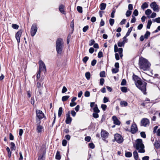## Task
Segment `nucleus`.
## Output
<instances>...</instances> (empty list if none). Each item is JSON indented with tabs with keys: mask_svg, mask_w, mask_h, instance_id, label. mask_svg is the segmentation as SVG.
<instances>
[{
	"mask_svg": "<svg viewBox=\"0 0 160 160\" xmlns=\"http://www.w3.org/2000/svg\"><path fill=\"white\" fill-rule=\"evenodd\" d=\"M139 65L140 69L144 71H149L151 65V63L148 60L141 57L139 60Z\"/></svg>",
	"mask_w": 160,
	"mask_h": 160,
	"instance_id": "nucleus-1",
	"label": "nucleus"
},
{
	"mask_svg": "<svg viewBox=\"0 0 160 160\" xmlns=\"http://www.w3.org/2000/svg\"><path fill=\"white\" fill-rule=\"evenodd\" d=\"M133 147L138 150V152L142 153L145 152V150L144 149V146L141 139H137L136 141V143L133 144Z\"/></svg>",
	"mask_w": 160,
	"mask_h": 160,
	"instance_id": "nucleus-2",
	"label": "nucleus"
},
{
	"mask_svg": "<svg viewBox=\"0 0 160 160\" xmlns=\"http://www.w3.org/2000/svg\"><path fill=\"white\" fill-rule=\"evenodd\" d=\"M136 87L140 90L144 94H146V87L147 83L143 81L141 79L140 81H138L137 82L135 83Z\"/></svg>",
	"mask_w": 160,
	"mask_h": 160,
	"instance_id": "nucleus-3",
	"label": "nucleus"
},
{
	"mask_svg": "<svg viewBox=\"0 0 160 160\" xmlns=\"http://www.w3.org/2000/svg\"><path fill=\"white\" fill-rule=\"evenodd\" d=\"M63 42L62 39L59 38L57 40L56 44V50L58 54H61L63 48Z\"/></svg>",
	"mask_w": 160,
	"mask_h": 160,
	"instance_id": "nucleus-4",
	"label": "nucleus"
},
{
	"mask_svg": "<svg viewBox=\"0 0 160 160\" xmlns=\"http://www.w3.org/2000/svg\"><path fill=\"white\" fill-rule=\"evenodd\" d=\"M39 71L43 72L45 73L46 72V68L44 62L41 60H40L38 62Z\"/></svg>",
	"mask_w": 160,
	"mask_h": 160,
	"instance_id": "nucleus-5",
	"label": "nucleus"
},
{
	"mask_svg": "<svg viewBox=\"0 0 160 160\" xmlns=\"http://www.w3.org/2000/svg\"><path fill=\"white\" fill-rule=\"evenodd\" d=\"M38 30V28L36 24L33 23L31 28L30 33L31 36H34L36 34Z\"/></svg>",
	"mask_w": 160,
	"mask_h": 160,
	"instance_id": "nucleus-6",
	"label": "nucleus"
},
{
	"mask_svg": "<svg viewBox=\"0 0 160 160\" xmlns=\"http://www.w3.org/2000/svg\"><path fill=\"white\" fill-rule=\"evenodd\" d=\"M41 123V121L40 120L37 119V128L36 130L38 133L42 132L43 130V127L40 125Z\"/></svg>",
	"mask_w": 160,
	"mask_h": 160,
	"instance_id": "nucleus-7",
	"label": "nucleus"
},
{
	"mask_svg": "<svg viewBox=\"0 0 160 160\" xmlns=\"http://www.w3.org/2000/svg\"><path fill=\"white\" fill-rule=\"evenodd\" d=\"M150 124L149 120L147 118H144L141 120L140 122V126L146 127L149 125Z\"/></svg>",
	"mask_w": 160,
	"mask_h": 160,
	"instance_id": "nucleus-8",
	"label": "nucleus"
},
{
	"mask_svg": "<svg viewBox=\"0 0 160 160\" xmlns=\"http://www.w3.org/2000/svg\"><path fill=\"white\" fill-rule=\"evenodd\" d=\"M37 117L38 118V119H36V120H39L43 118L44 117V114L42 111L40 110H36Z\"/></svg>",
	"mask_w": 160,
	"mask_h": 160,
	"instance_id": "nucleus-9",
	"label": "nucleus"
},
{
	"mask_svg": "<svg viewBox=\"0 0 160 160\" xmlns=\"http://www.w3.org/2000/svg\"><path fill=\"white\" fill-rule=\"evenodd\" d=\"M131 132L132 134H135L138 132V128L136 124L133 122L131 127Z\"/></svg>",
	"mask_w": 160,
	"mask_h": 160,
	"instance_id": "nucleus-10",
	"label": "nucleus"
},
{
	"mask_svg": "<svg viewBox=\"0 0 160 160\" xmlns=\"http://www.w3.org/2000/svg\"><path fill=\"white\" fill-rule=\"evenodd\" d=\"M114 138L117 142L119 143H122L123 141L122 137L118 134H115Z\"/></svg>",
	"mask_w": 160,
	"mask_h": 160,
	"instance_id": "nucleus-11",
	"label": "nucleus"
},
{
	"mask_svg": "<svg viewBox=\"0 0 160 160\" xmlns=\"http://www.w3.org/2000/svg\"><path fill=\"white\" fill-rule=\"evenodd\" d=\"M150 7L154 11L156 12L159 11L158 6L157 5L156 2H154L151 3Z\"/></svg>",
	"mask_w": 160,
	"mask_h": 160,
	"instance_id": "nucleus-12",
	"label": "nucleus"
},
{
	"mask_svg": "<svg viewBox=\"0 0 160 160\" xmlns=\"http://www.w3.org/2000/svg\"><path fill=\"white\" fill-rule=\"evenodd\" d=\"M22 30H20L18 31L16 34L15 38L17 41L18 44H19L20 42V38L22 35Z\"/></svg>",
	"mask_w": 160,
	"mask_h": 160,
	"instance_id": "nucleus-13",
	"label": "nucleus"
},
{
	"mask_svg": "<svg viewBox=\"0 0 160 160\" xmlns=\"http://www.w3.org/2000/svg\"><path fill=\"white\" fill-rule=\"evenodd\" d=\"M70 111H69L66 114V118L65 120V122L67 124L70 123L72 122V119L70 117Z\"/></svg>",
	"mask_w": 160,
	"mask_h": 160,
	"instance_id": "nucleus-14",
	"label": "nucleus"
},
{
	"mask_svg": "<svg viewBox=\"0 0 160 160\" xmlns=\"http://www.w3.org/2000/svg\"><path fill=\"white\" fill-rule=\"evenodd\" d=\"M109 133L105 130H102L101 132V137L104 139L108 137Z\"/></svg>",
	"mask_w": 160,
	"mask_h": 160,
	"instance_id": "nucleus-15",
	"label": "nucleus"
},
{
	"mask_svg": "<svg viewBox=\"0 0 160 160\" xmlns=\"http://www.w3.org/2000/svg\"><path fill=\"white\" fill-rule=\"evenodd\" d=\"M112 119L113 121L114 124L116 125H119L121 124V122L118 119L116 116H113L112 117Z\"/></svg>",
	"mask_w": 160,
	"mask_h": 160,
	"instance_id": "nucleus-16",
	"label": "nucleus"
},
{
	"mask_svg": "<svg viewBox=\"0 0 160 160\" xmlns=\"http://www.w3.org/2000/svg\"><path fill=\"white\" fill-rule=\"evenodd\" d=\"M65 6L62 4H61L59 7V10L62 13L65 14L66 13L64 10Z\"/></svg>",
	"mask_w": 160,
	"mask_h": 160,
	"instance_id": "nucleus-17",
	"label": "nucleus"
},
{
	"mask_svg": "<svg viewBox=\"0 0 160 160\" xmlns=\"http://www.w3.org/2000/svg\"><path fill=\"white\" fill-rule=\"evenodd\" d=\"M133 79L135 82V83L138 82V81H140L141 79L139 78V77L137 75H135L133 74Z\"/></svg>",
	"mask_w": 160,
	"mask_h": 160,
	"instance_id": "nucleus-18",
	"label": "nucleus"
},
{
	"mask_svg": "<svg viewBox=\"0 0 160 160\" xmlns=\"http://www.w3.org/2000/svg\"><path fill=\"white\" fill-rule=\"evenodd\" d=\"M106 4L105 3H102L100 4V9L101 10H104L106 7Z\"/></svg>",
	"mask_w": 160,
	"mask_h": 160,
	"instance_id": "nucleus-19",
	"label": "nucleus"
},
{
	"mask_svg": "<svg viewBox=\"0 0 160 160\" xmlns=\"http://www.w3.org/2000/svg\"><path fill=\"white\" fill-rule=\"evenodd\" d=\"M120 104L122 106H127L128 103L127 102L125 101H122L120 102Z\"/></svg>",
	"mask_w": 160,
	"mask_h": 160,
	"instance_id": "nucleus-20",
	"label": "nucleus"
},
{
	"mask_svg": "<svg viewBox=\"0 0 160 160\" xmlns=\"http://www.w3.org/2000/svg\"><path fill=\"white\" fill-rule=\"evenodd\" d=\"M93 110L95 112L99 113L100 112V110L98 109V106L97 104L95 105Z\"/></svg>",
	"mask_w": 160,
	"mask_h": 160,
	"instance_id": "nucleus-21",
	"label": "nucleus"
},
{
	"mask_svg": "<svg viewBox=\"0 0 160 160\" xmlns=\"http://www.w3.org/2000/svg\"><path fill=\"white\" fill-rule=\"evenodd\" d=\"M154 145L156 148H158L160 147V143L156 140L155 142Z\"/></svg>",
	"mask_w": 160,
	"mask_h": 160,
	"instance_id": "nucleus-22",
	"label": "nucleus"
},
{
	"mask_svg": "<svg viewBox=\"0 0 160 160\" xmlns=\"http://www.w3.org/2000/svg\"><path fill=\"white\" fill-rule=\"evenodd\" d=\"M63 110H62V107H61L59 108L58 111V117H60L61 116V115L62 113Z\"/></svg>",
	"mask_w": 160,
	"mask_h": 160,
	"instance_id": "nucleus-23",
	"label": "nucleus"
},
{
	"mask_svg": "<svg viewBox=\"0 0 160 160\" xmlns=\"http://www.w3.org/2000/svg\"><path fill=\"white\" fill-rule=\"evenodd\" d=\"M148 7V5L146 2H144L141 6L142 8L144 10L145 9L147 8Z\"/></svg>",
	"mask_w": 160,
	"mask_h": 160,
	"instance_id": "nucleus-24",
	"label": "nucleus"
},
{
	"mask_svg": "<svg viewBox=\"0 0 160 160\" xmlns=\"http://www.w3.org/2000/svg\"><path fill=\"white\" fill-rule=\"evenodd\" d=\"M133 155L134 158L136 159L138 158V155L136 151H134L133 152Z\"/></svg>",
	"mask_w": 160,
	"mask_h": 160,
	"instance_id": "nucleus-25",
	"label": "nucleus"
},
{
	"mask_svg": "<svg viewBox=\"0 0 160 160\" xmlns=\"http://www.w3.org/2000/svg\"><path fill=\"white\" fill-rule=\"evenodd\" d=\"M10 148L12 150H15L16 149V147L15 146V144L13 142H11L10 143Z\"/></svg>",
	"mask_w": 160,
	"mask_h": 160,
	"instance_id": "nucleus-26",
	"label": "nucleus"
},
{
	"mask_svg": "<svg viewBox=\"0 0 160 160\" xmlns=\"http://www.w3.org/2000/svg\"><path fill=\"white\" fill-rule=\"evenodd\" d=\"M150 34V32L149 31H147L144 35L145 38L148 39Z\"/></svg>",
	"mask_w": 160,
	"mask_h": 160,
	"instance_id": "nucleus-27",
	"label": "nucleus"
},
{
	"mask_svg": "<svg viewBox=\"0 0 160 160\" xmlns=\"http://www.w3.org/2000/svg\"><path fill=\"white\" fill-rule=\"evenodd\" d=\"M121 91L123 92H127V88L126 87H122L121 88Z\"/></svg>",
	"mask_w": 160,
	"mask_h": 160,
	"instance_id": "nucleus-28",
	"label": "nucleus"
},
{
	"mask_svg": "<svg viewBox=\"0 0 160 160\" xmlns=\"http://www.w3.org/2000/svg\"><path fill=\"white\" fill-rule=\"evenodd\" d=\"M152 24V22L151 20H149L147 24V28L149 29L150 26Z\"/></svg>",
	"mask_w": 160,
	"mask_h": 160,
	"instance_id": "nucleus-29",
	"label": "nucleus"
},
{
	"mask_svg": "<svg viewBox=\"0 0 160 160\" xmlns=\"http://www.w3.org/2000/svg\"><path fill=\"white\" fill-rule=\"evenodd\" d=\"M152 20L153 22H157L158 23H160V17H158L154 19H153Z\"/></svg>",
	"mask_w": 160,
	"mask_h": 160,
	"instance_id": "nucleus-30",
	"label": "nucleus"
},
{
	"mask_svg": "<svg viewBox=\"0 0 160 160\" xmlns=\"http://www.w3.org/2000/svg\"><path fill=\"white\" fill-rule=\"evenodd\" d=\"M61 158V156L59 152L58 151L56 155V158L57 160H60Z\"/></svg>",
	"mask_w": 160,
	"mask_h": 160,
	"instance_id": "nucleus-31",
	"label": "nucleus"
},
{
	"mask_svg": "<svg viewBox=\"0 0 160 160\" xmlns=\"http://www.w3.org/2000/svg\"><path fill=\"white\" fill-rule=\"evenodd\" d=\"M85 77L87 80H88L90 78V73L89 72H87L85 74Z\"/></svg>",
	"mask_w": 160,
	"mask_h": 160,
	"instance_id": "nucleus-32",
	"label": "nucleus"
},
{
	"mask_svg": "<svg viewBox=\"0 0 160 160\" xmlns=\"http://www.w3.org/2000/svg\"><path fill=\"white\" fill-rule=\"evenodd\" d=\"M69 96H65L62 97V100L63 102L67 101L69 98Z\"/></svg>",
	"mask_w": 160,
	"mask_h": 160,
	"instance_id": "nucleus-33",
	"label": "nucleus"
},
{
	"mask_svg": "<svg viewBox=\"0 0 160 160\" xmlns=\"http://www.w3.org/2000/svg\"><path fill=\"white\" fill-rule=\"evenodd\" d=\"M77 10L80 13H82V8L81 6H78L77 7Z\"/></svg>",
	"mask_w": 160,
	"mask_h": 160,
	"instance_id": "nucleus-34",
	"label": "nucleus"
},
{
	"mask_svg": "<svg viewBox=\"0 0 160 160\" xmlns=\"http://www.w3.org/2000/svg\"><path fill=\"white\" fill-rule=\"evenodd\" d=\"M116 12V9L113 8L112 10V12L111 13V17L112 18L114 17V14Z\"/></svg>",
	"mask_w": 160,
	"mask_h": 160,
	"instance_id": "nucleus-35",
	"label": "nucleus"
},
{
	"mask_svg": "<svg viewBox=\"0 0 160 160\" xmlns=\"http://www.w3.org/2000/svg\"><path fill=\"white\" fill-rule=\"evenodd\" d=\"M133 28V27H131L128 30V32H127L126 34V36H129V35L130 34V33H131V32L132 31V29Z\"/></svg>",
	"mask_w": 160,
	"mask_h": 160,
	"instance_id": "nucleus-36",
	"label": "nucleus"
},
{
	"mask_svg": "<svg viewBox=\"0 0 160 160\" xmlns=\"http://www.w3.org/2000/svg\"><path fill=\"white\" fill-rule=\"evenodd\" d=\"M152 11L150 9H147L145 12V14L147 15H149L151 13Z\"/></svg>",
	"mask_w": 160,
	"mask_h": 160,
	"instance_id": "nucleus-37",
	"label": "nucleus"
},
{
	"mask_svg": "<svg viewBox=\"0 0 160 160\" xmlns=\"http://www.w3.org/2000/svg\"><path fill=\"white\" fill-rule=\"evenodd\" d=\"M100 76L101 77H105V72L104 71L101 72L100 73Z\"/></svg>",
	"mask_w": 160,
	"mask_h": 160,
	"instance_id": "nucleus-38",
	"label": "nucleus"
},
{
	"mask_svg": "<svg viewBox=\"0 0 160 160\" xmlns=\"http://www.w3.org/2000/svg\"><path fill=\"white\" fill-rule=\"evenodd\" d=\"M125 155L127 157L130 158L132 156V154L130 152H127L125 153Z\"/></svg>",
	"mask_w": 160,
	"mask_h": 160,
	"instance_id": "nucleus-39",
	"label": "nucleus"
},
{
	"mask_svg": "<svg viewBox=\"0 0 160 160\" xmlns=\"http://www.w3.org/2000/svg\"><path fill=\"white\" fill-rule=\"evenodd\" d=\"M12 27L16 29H17L18 28L19 26L16 24H12Z\"/></svg>",
	"mask_w": 160,
	"mask_h": 160,
	"instance_id": "nucleus-40",
	"label": "nucleus"
},
{
	"mask_svg": "<svg viewBox=\"0 0 160 160\" xmlns=\"http://www.w3.org/2000/svg\"><path fill=\"white\" fill-rule=\"evenodd\" d=\"M88 59H89L88 57L87 56H85L83 58V59H82V61L83 62L86 63L87 62L88 60Z\"/></svg>",
	"mask_w": 160,
	"mask_h": 160,
	"instance_id": "nucleus-41",
	"label": "nucleus"
},
{
	"mask_svg": "<svg viewBox=\"0 0 160 160\" xmlns=\"http://www.w3.org/2000/svg\"><path fill=\"white\" fill-rule=\"evenodd\" d=\"M126 81L125 79H123L121 83V85L122 86H124L126 85Z\"/></svg>",
	"mask_w": 160,
	"mask_h": 160,
	"instance_id": "nucleus-42",
	"label": "nucleus"
},
{
	"mask_svg": "<svg viewBox=\"0 0 160 160\" xmlns=\"http://www.w3.org/2000/svg\"><path fill=\"white\" fill-rule=\"evenodd\" d=\"M132 13V12L131 11L128 10L126 13V17H128L130 16Z\"/></svg>",
	"mask_w": 160,
	"mask_h": 160,
	"instance_id": "nucleus-43",
	"label": "nucleus"
},
{
	"mask_svg": "<svg viewBox=\"0 0 160 160\" xmlns=\"http://www.w3.org/2000/svg\"><path fill=\"white\" fill-rule=\"evenodd\" d=\"M114 22V20L113 19L110 18L109 19V23L111 26H112Z\"/></svg>",
	"mask_w": 160,
	"mask_h": 160,
	"instance_id": "nucleus-44",
	"label": "nucleus"
},
{
	"mask_svg": "<svg viewBox=\"0 0 160 160\" xmlns=\"http://www.w3.org/2000/svg\"><path fill=\"white\" fill-rule=\"evenodd\" d=\"M140 135L143 138H146V135L145 132H142L140 133Z\"/></svg>",
	"mask_w": 160,
	"mask_h": 160,
	"instance_id": "nucleus-45",
	"label": "nucleus"
},
{
	"mask_svg": "<svg viewBox=\"0 0 160 160\" xmlns=\"http://www.w3.org/2000/svg\"><path fill=\"white\" fill-rule=\"evenodd\" d=\"M118 69L117 68H112V73H116L118 72Z\"/></svg>",
	"mask_w": 160,
	"mask_h": 160,
	"instance_id": "nucleus-46",
	"label": "nucleus"
},
{
	"mask_svg": "<svg viewBox=\"0 0 160 160\" xmlns=\"http://www.w3.org/2000/svg\"><path fill=\"white\" fill-rule=\"evenodd\" d=\"M74 20H73L70 23V27L72 29V30H73L74 29Z\"/></svg>",
	"mask_w": 160,
	"mask_h": 160,
	"instance_id": "nucleus-47",
	"label": "nucleus"
},
{
	"mask_svg": "<svg viewBox=\"0 0 160 160\" xmlns=\"http://www.w3.org/2000/svg\"><path fill=\"white\" fill-rule=\"evenodd\" d=\"M89 27L88 25L84 27L83 28L82 30L83 32H85L88 29Z\"/></svg>",
	"mask_w": 160,
	"mask_h": 160,
	"instance_id": "nucleus-48",
	"label": "nucleus"
},
{
	"mask_svg": "<svg viewBox=\"0 0 160 160\" xmlns=\"http://www.w3.org/2000/svg\"><path fill=\"white\" fill-rule=\"evenodd\" d=\"M101 108L103 111H105L107 107V106L105 104H102L101 106Z\"/></svg>",
	"mask_w": 160,
	"mask_h": 160,
	"instance_id": "nucleus-49",
	"label": "nucleus"
},
{
	"mask_svg": "<svg viewBox=\"0 0 160 160\" xmlns=\"http://www.w3.org/2000/svg\"><path fill=\"white\" fill-rule=\"evenodd\" d=\"M98 58H101L103 57L102 52V51H100L99 52L98 54Z\"/></svg>",
	"mask_w": 160,
	"mask_h": 160,
	"instance_id": "nucleus-50",
	"label": "nucleus"
},
{
	"mask_svg": "<svg viewBox=\"0 0 160 160\" xmlns=\"http://www.w3.org/2000/svg\"><path fill=\"white\" fill-rule=\"evenodd\" d=\"M98 113L95 112L92 114L93 117L95 118H97L98 117Z\"/></svg>",
	"mask_w": 160,
	"mask_h": 160,
	"instance_id": "nucleus-51",
	"label": "nucleus"
},
{
	"mask_svg": "<svg viewBox=\"0 0 160 160\" xmlns=\"http://www.w3.org/2000/svg\"><path fill=\"white\" fill-rule=\"evenodd\" d=\"M104 82V79L103 78H101L100 80V84L102 86Z\"/></svg>",
	"mask_w": 160,
	"mask_h": 160,
	"instance_id": "nucleus-52",
	"label": "nucleus"
},
{
	"mask_svg": "<svg viewBox=\"0 0 160 160\" xmlns=\"http://www.w3.org/2000/svg\"><path fill=\"white\" fill-rule=\"evenodd\" d=\"M138 12L137 9H135L133 12V14H134L135 16H137L138 15Z\"/></svg>",
	"mask_w": 160,
	"mask_h": 160,
	"instance_id": "nucleus-53",
	"label": "nucleus"
},
{
	"mask_svg": "<svg viewBox=\"0 0 160 160\" xmlns=\"http://www.w3.org/2000/svg\"><path fill=\"white\" fill-rule=\"evenodd\" d=\"M89 146L90 148L92 149H93L95 148V145L92 142L89 143Z\"/></svg>",
	"mask_w": 160,
	"mask_h": 160,
	"instance_id": "nucleus-54",
	"label": "nucleus"
},
{
	"mask_svg": "<svg viewBox=\"0 0 160 160\" xmlns=\"http://www.w3.org/2000/svg\"><path fill=\"white\" fill-rule=\"evenodd\" d=\"M97 62V60L96 59H93L91 62V65L94 66L96 64Z\"/></svg>",
	"mask_w": 160,
	"mask_h": 160,
	"instance_id": "nucleus-55",
	"label": "nucleus"
},
{
	"mask_svg": "<svg viewBox=\"0 0 160 160\" xmlns=\"http://www.w3.org/2000/svg\"><path fill=\"white\" fill-rule=\"evenodd\" d=\"M95 41L93 39H92L89 41V46H92L93 44H94V43H95Z\"/></svg>",
	"mask_w": 160,
	"mask_h": 160,
	"instance_id": "nucleus-56",
	"label": "nucleus"
},
{
	"mask_svg": "<svg viewBox=\"0 0 160 160\" xmlns=\"http://www.w3.org/2000/svg\"><path fill=\"white\" fill-rule=\"evenodd\" d=\"M90 92L88 91H86L85 92L84 96L86 97H88L90 96Z\"/></svg>",
	"mask_w": 160,
	"mask_h": 160,
	"instance_id": "nucleus-57",
	"label": "nucleus"
},
{
	"mask_svg": "<svg viewBox=\"0 0 160 160\" xmlns=\"http://www.w3.org/2000/svg\"><path fill=\"white\" fill-rule=\"evenodd\" d=\"M67 144V141L65 139H64L62 141V145L63 146H66Z\"/></svg>",
	"mask_w": 160,
	"mask_h": 160,
	"instance_id": "nucleus-58",
	"label": "nucleus"
},
{
	"mask_svg": "<svg viewBox=\"0 0 160 160\" xmlns=\"http://www.w3.org/2000/svg\"><path fill=\"white\" fill-rule=\"evenodd\" d=\"M91 138L90 136H87L85 137V140L87 142L90 141Z\"/></svg>",
	"mask_w": 160,
	"mask_h": 160,
	"instance_id": "nucleus-59",
	"label": "nucleus"
},
{
	"mask_svg": "<svg viewBox=\"0 0 160 160\" xmlns=\"http://www.w3.org/2000/svg\"><path fill=\"white\" fill-rule=\"evenodd\" d=\"M132 18L131 20V22L132 23H134L136 21V19L135 17L133 16V15H132Z\"/></svg>",
	"mask_w": 160,
	"mask_h": 160,
	"instance_id": "nucleus-60",
	"label": "nucleus"
},
{
	"mask_svg": "<svg viewBox=\"0 0 160 160\" xmlns=\"http://www.w3.org/2000/svg\"><path fill=\"white\" fill-rule=\"evenodd\" d=\"M109 101V99H108L105 97L104 98H103V103H106L107 102H108Z\"/></svg>",
	"mask_w": 160,
	"mask_h": 160,
	"instance_id": "nucleus-61",
	"label": "nucleus"
},
{
	"mask_svg": "<svg viewBox=\"0 0 160 160\" xmlns=\"http://www.w3.org/2000/svg\"><path fill=\"white\" fill-rule=\"evenodd\" d=\"M67 89L66 88L65 86H64L62 88V93H64L65 92L67 91Z\"/></svg>",
	"mask_w": 160,
	"mask_h": 160,
	"instance_id": "nucleus-62",
	"label": "nucleus"
},
{
	"mask_svg": "<svg viewBox=\"0 0 160 160\" xmlns=\"http://www.w3.org/2000/svg\"><path fill=\"white\" fill-rule=\"evenodd\" d=\"M128 9L129 11L132 10L133 9V5L132 4H130L128 6Z\"/></svg>",
	"mask_w": 160,
	"mask_h": 160,
	"instance_id": "nucleus-63",
	"label": "nucleus"
},
{
	"mask_svg": "<svg viewBox=\"0 0 160 160\" xmlns=\"http://www.w3.org/2000/svg\"><path fill=\"white\" fill-rule=\"evenodd\" d=\"M149 157L148 156H145L142 158V160H149Z\"/></svg>",
	"mask_w": 160,
	"mask_h": 160,
	"instance_id": "nucleus-64",
	"label": "nucleus"
}]
</instances>
